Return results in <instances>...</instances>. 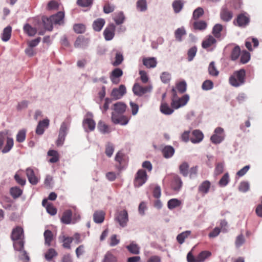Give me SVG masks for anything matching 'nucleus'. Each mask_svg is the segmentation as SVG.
<instances>
[{
	"mask_svg": "<svg viewBox=\"0 0 262 262\" xmlns=\"http://www.w3.org/2000/svg\"><path fill=\"white\" fill-rule=\"evenodd\" d=\"M13 139L8 135V131L0 132V150L4 154L8 152L13 147Z\"/></svg>",
	"mask_w": 262,
	"mask_h": 262,
	"instance_id": "f257e3e1",
	"label": "nucleus"
},
{
	"mask_svg": "<svg viewBox=\"0 0 262 262\" xmlns=\"http://www.w3.org/2000/svg\"><path fill=\"white\" fill-rule=\"evenodd\" d=\"M172 98L171 102V106L174 109H178L185 106L189 100V96L187 94L183 95L181 98L179 97L177 94V91L173 88L171 90Z\"/></svg>",
	"mask_w": 262,
	"mask_h": 262,
	"instance_id": "f03ea898",
	"label": "nucleus"
},
{
	"mask_svg": "<svg viewBox=\"0 0 262 262\" xmlns=\"http://www.w3.org/2000/svg\"><path fill=\"white\" fill-rule=\"evenodd\" d=\"M246 71L244 69H240L235 71L229 79L230 84L234 87H238L245 82Z\"/></svg>",
	"mask_w": 262,
	"mask_h": 262,
	"instance_id": "7ed1b4c3",
	"label": "nucleus"
},
{
	"mask_svg": "<svg viewBox=\"0 0 262 262\" xmlns=\"http://www.w3.org/2000/svg\"><path fill=\"white\" fill-rule=\"evenodd\" d=\"M148 179V176L146 172L142 169L138 170L135 176L134 185L135 187H140L144 185Z\"/></svg>",
	"mask_w": 262,
	"mask_h": 262,
	"instance_id": "20e7f679",
	"label": "nucleus"
},
{
	"mask_svg": "<svg viewBox=\"0 0 262 262\" xmlns=\"http://www.w3.org/2000/svg\"><path fill=\"white\" fill-rule=\"evenodd\" d=\"M225 137L224 129L218 127L215 129L213 134L210 137V140L212 143L217 144L224 140Z\"/></svg>",
	"mask_w": 262,
	"mask_h": 262,
	"instance_id": "39448f33",
	"label": "nucleus"
},
{
	"mask_svg": "<svg viewBox=\"0 0 262 262\" xmlns=\"http://www.w3.org/2000/svg\"><path fill=\"white\" fill-rule=\"evenodd\" d=\"M216 40L212 35L207 36L202 42V47L208 51H212L216 47Z\"/></svg>",
	"mask_w": 262,
	"mask_h": 262,
	"instance_id": "423d86ee",
	"label": "nucleus"
},
{
	"mask_svg": "<svg viewBox=\"0 0 262 262\" xmlns=\"http://www.w3.org/2000/svg\"><path fill=\"white\" fill-rule=\"evenodd\" d=\"M69 126V124L65 122H62L61 124L59 129L58 138L56 141L57 146H59L63 145L67 134Z\"/></svg>",
	"mask_w": 262,
	"mask_h": 262,
	"instance_id": "0eeeda50",
	"label": "nucleus"
},
{
	"mask_svg": "<svg viewBox=\"0 0 262 262\" xmlns=\"http://www.w3.org/2000/svg\"><path fill=\"white\" fill-rule=\"evenodd\" d=\"M115 220L119 223L120 226L122 227H125L128 221L127 211L123 210L117 212L115 214Z\"/></svg>",
	"mask_w": 262,
	"mask_h": 262,
	"instance_id": "6e6552de",
	"label": "nucleus"
},
{
	"mask_svg": "<svg viewBox=\"0 0 262 262\" xmlns=\"http://www.w3.org/2000/svg\"><path fill=\"white\" fill-rule=\"evenodd\" d=\"M250 22L249 16L246 13H243L237 15L236 19L234 21L235 25L240 27H245Z\"/></svg>",
	"mask_w": 262,
	"mask_h": 262,
	"instance_id": "1a4fd4ad",
	"label": "nucleus"
},
{
	"mask_svg": "<svg viewBox=\"0 0 262 262\" xmlns=\"http://www.w3.org/2000/svg\"><path fill=\"white\" fill-rule=\"evenodd\" d=\"M126 92L125 86L121 84L118 88H114L113 89L111 96L114 99L117 100L121 98Z\"/></svg>",
	"mask_w": 262,
	"mask_h": 262,
	"instance_id": "9d476101",
	"label": "nucleus"
},
{
	"mask_svg": "<svg viewBox=\"0 0 262 262\" xmlns=\"http://www.w3.org/2000/svg\"><path fill=\"white\" fill-rule=\"evenodd\" d=\"M150 87L142 86L137 83H136L133 88V91L134 94L138 96H141L145 93L150 92Z\"/></svg>",
	"mask_w": 262,
	"mask_h": 262,
	"instance_id": "9b49d317",
	"label": "nucleus"
},
{
	"mask_svg": "<svg viewBox=\"0 0 262 262\" xmlns=\"http://www.w3.org/2000/svg\"><path fill=\"white\" fill-rule=\"evenodd\" d=\"M116 27L114 24H109L103 31V35L106 40H112L115 35Z\"/></svg>",
	"mask_w": 262,
	"mask_h": 262,
	"instance_id": "f8f14e48",
	"label": "nucleus"
},
{
	"mask_svg": "<svg viewBox=\"0 0 262 262\" xmlns=\"http://www.w3.org/2000/svg\"><path fill=\"white\" fill-rule=\"evenodd\" d=\"M123 75V71L120 68H115L113 70L110 74V79L113 83L117 84L120 81V78Z\"/></svg>",
	"mask_w": 262,
	"mask_h": 262,
	"instance_id": "ddd939ff",
	"label": "nucleus"
},
{
	"mask_svg": "<svg viewBox=\"0 0 262 262\" xmlns=\"http://www.w3.org/2000/svg\"><path fill=\"white\" fill-rule=\"evenodd\" d=\"M13 247L15 250L21 252L25 259L29 260V257L27 252L24 250V242L22 239L14 241Z\"/></svg>",
	"mask_w": 262,
	"mask_h": 262,
	"instance_id": "4468645a",
	"label": "nucleus"
},
{
	"mask_svg": "<svg viewBox=\"0 0 262 262\" xmlns=\"http://www.w3.org/2000/svg\"><path fill=\"white\" fill-rule=\"evenodd\" d=\"M172 181L171 186L174 191H179L182 186V181L180 177L177 174H173L171 176Z\"/></svg>",
	"mask_w": 262,
	"mask_h": 262,
	"instance_id": "2eb2a0df",
	"label": "nucleus"
},
{
	"mask_svg": "<svg viewBox=\"0 0 262 262\" xmlns=\"http://www.w3.org/2000/svg\"><path fill=\"white\" fill-rule=\"evenodd\" d=\"M220 16L222 20L224 21H230L233 17V13L228 10L227 6H224L221 11Z\"/></svg>",
	"mask_w": 262,
	"mask_h": 262,
	"instance_id": "dca6fc26",
	"label": "nucleus"
},
{
	"mask_svg": "<svg viewBox=\"0 0 262 262\" xmlns=\"http://www.w3.org/2000/svg\"><path fill=\"white\" fill-rule=\"evenodd\" d=\"M49 125V120L48 119H45L42 121H39L36 129V134L39 135H42L45 128H48Z\"/></svg>",
	"mask_w": 262,
	"mask_h": 262,
	"instance_id": "f3484780",
	"label": "nucleus"
},
{
	"mask_svg": "<svg viewBox=\"0 0 262 262\" xmlns=\"http://www.w3.org/2000/svg\"><path fill=\"white\" fill-rule=\"evenodd\" d=\"M50 17L53 24L60 25L64 23V13L62 11H59L56 14L52 15Z\"/></svg>",
	"mask_w": 262,
	"mask_h": 262,
	"instance_id": "a211bd4d",
	"label": "nucleus"
},
{
	"mask_svg": "<svg viewBox=\"0 0 262 262\" xmlns=\"http://www.w3.org/2000/svg\"><path fill=\"white\" fill-rule=\"evenodd\" d=\"M204 138L203 134L199 130H194L192 132L190 141L193 143H198L201 142Z\"/></svg>",
	"mask_w": 262,
	"mask_h": 262,
	"instance_id": "6ab92c4d",
	"label": "nucleus"
},
{
	"mask_svg": "<svg viewBox=\"0 0 262 262\" xmlns=\"http://www.w3.org/2000/svg\"><path fill=\"white\" fill-rule=\"evenodd\" d=\"M89 44V40L83 36H79L76 39L74 47L76 48H85Z\"/></svg>",
	"mask_w": 262,
	"mask_h": 262,
	"instance_id": "aec40b11",
	"label": "nucleus"
},
{
	"mask_svg": "<svg viewBox=\"0 0 262 262\" xmlns=\"http://www.w3.org/2000/svg\"><path fill=\"white\" fill-rule=\"evenodd\" d=\"M95 125L94 120L91 118H86L83 121V126L86 132L94 130Z\"/></svg>",
	"mask_w": 262,
	"mask_h": 262,
	"instance_id": "412c9836",
	"label": "nucleus"
},
{
	"mask_svg": "<svg viewBox=\"0 0 262 262\" xmlns=\"http://www.w3.org/2000/svg\"><path fill=\"white\" fill-rule=\"evenodd\" d=\"M24 236V231L23 228L20 227H17L12 231L11 238L13 241H17L22 239Z\"/></svg>",
	"mask_w": 262,
	"mask_h": 262,
	"instance_id": "4be33fe9",
	"label": "nucleus"
},
{
	"mask_svg": "<svg viewBox=\"0 0 262 262\" xmlns=\"http://www.w3.org/2000/svg\"><path fill=\"white\" fill-rule=\"evenodd\" d=\"M26 174L29 182L32 185H36L38 182V178L35 176L34 170L31 168L26 169Z\"/></svg>",
	"mask_w": 262,
	"mask_h": 262,
	"instance_id": "5701e85b",
	"label": "nucleus"
},
{
	"mask_svg": "<svg viewBox=\"0 0 262 262\" xmlns=\"http://www.w3.org/2000/svg\"><path fill=\"white\" fill-rule=\"evenodd\" d=\"M72 211L68 209L63 212L62 216L60 219L61 222L64 224H72Z\"/></svg>",
	"mask_w": 262,
	"mask_h": 262,
	"instance_id": "b1692460",
	"label": "nucleus"
},
{
	"mask_svg": "<svg viewBox=\"0 0 262 262\" xmlns=\"http://www.w3.org/2000/svg\"><path fill=\"white\" fill-rule=\"evenodd\" d=\"M111 119L114 123L121 125H126L129 121L128 118L124 115L120 116L119 118L117 119L115 115H112Z\"/></svg>",
	"mask_w": 262,
	"mask_h": 262,
	"instance_id": "393cba45",
	"label": "nucleus"
},
{
	"mask_svg": "<svg viewBox=\"0 0 262 262\" xmlns=\"http://www.w3.org/2000/svg\"><path fill=\"white\" fill-rule=\"evenodd\" d=\"M143 63L147 68H154L156 67L157 62L155 57L144 58Z\"/></svg>",
	"mask_w": 262,
	"mask_h": 262,
	"instance_id": "a878e982",
	"label": "nucleus"
},
{
	"mask_svg": "<svg viewBox=\"0 0 262 262\" xmlns=\"http://www.w3.org/2000/svg\"><path fill=\"white\" fill-rule=\"evenodd\" d=\"M174 108L170 107L166 102H162L160 105V111L163 114L169 115L173 113Z\"/></svg>",
	"mask_w": 262,
	"mask_h": 262,
	"instance_id": "bb28decb",
	"label": "nucleus"
},
{
	"mask_svg": "<svg viewBox=\"0 0 262 262\" xmlns=\"http://www.w3.org/2000/svg\"><path fill=\"white\" fill-rule=\"evenodd\" d=\"M105 23V21L103 18H98L93 22V28L95 31L99 32L102 29Z\"/></svg>",
	"mask_w": 262,
	"mask_h": 262,
	"instance_id": "cd10ccee",
	"label": "nucleus"
},
{
	"mask_svg": "<svg viewBox=\"0 0 262 262\" xmlns=\"http://www.w3.org/2000/svg\"><path fill=\"white\" fill-rule=\"evenodd\" d=\"M210 185L211 184L209 181L207 180L204 181L199 187L198 190L199 192L202 193L203 195L207 193L210 188Z\"/></svg>",
	"mask_w": 262,
	"mask_h": 262,
	"instance_id": "c85d7f7f",
	"label": "nucleus"
},
{
	"mask_svg": "<svg viewBox=\"0 0 262 262\" xmlns=\"http://www.w3.org/2000/svg\"><path fill=\"white\" fill-rule=\"evenodd\" d=\"M126 108V105L121 102H117L114 104V110L113 113L116 114H123Z\"/></svg>",
	"mask_w": 262,
	"mask_h": 262,
	"instance_id": "c756f323",
	"label": "nucleus"
},
{
	"mask_svg": "<svg viewBox=\"0 0 262 262\" xmlns=\"http://www.w3.org/2000/svg\"><path fill=\"white\" fill-rule=\"evenodd\" d=\"M162 152L165 158H169L173 155L174 149L171 146H165L162 149Z\"/></svg>",
	"mask_w": 262,
	"mask_h": 262,
	"instance_id": "7c9ffc66",
	"label": "nucleus"
},
{
	"mask_svg": "<svg viewBox=\"0 0 262 262\" xmlns=\"http://www.w3.org/2000/svg\"><path fill=\"white\" fill-rule=\"evenodd\" d=\"M207 24L204 20H196L193 23V28L195 30L203 31L207 28Z\"/></svg>",
	"mask_w": 262,
	"mask_h": 262,
	"instance_id": "2f4dec72",
	"label": "nucleus"
},
{
	"mask_svg": "<svg viewBox=\"0 0 262 262\" xmlns=\"http://www.w3.org/2000/svg\"><path fill=\"white\" fill-rule=\"evenodd\" d=\"M43 236L45 238V244L48 246H50L54 237L52 232L51 230H46L44 232Z\"/></svg>",
	"mask_w": 262,
	"mask_h": 262,
	"instance_id": "473e14b6",
	"label": "nucleus"
},
{
	"mask_svg": "<svg viewBox=\"0 0 262 262\" xmlns=\"http://www.w3.org/2000/svg\"><path fill=\"white\" fill-rule=\"evenodd\" d=\"M184 3L182 0H175L172 3V8L176 13H179L184 7Z\"/></svg>",
	"mask_w": 262,
	"mask_h": 262,
	"instance_id": "72a5a7b5",
	"label": "nucleus"
},
{
	"mask_svg": "<svg viewBox=\"0 0 262 262\" xmlns=\"http://www.w3.org/2000/svg\"><path fill=\"white\" fill-rule=\"evenodd\" d=\"M105 213L102 211H95L93 215L94 221L96 223H101L104 221Z\"/></svg>",
	"mask_w": 262,
	"mask_h": 262,
	"instance_id": "f704fd0d",
	"label": "nucleus"
},
{
	"mask_svg": "<svg viewBox=\"0 0 262 262\" xmlns=\"http://www.w3.org/2000/svg\"><path fill=\"white\" fill-rule=\"evenodd\" d=\"M124 157V154L121 151H118L115 156V161L119 164V168L120 169L126 163Z\"/></svg>",
	"mask_w": 262,
	"mask_h": 262,
	"instance_id": "c9c22d12",
	"label": "nucleus"
},
{
	"mask_svg": "<svg viewBox=\"0 0 262 262\" xmlns=\"http://www.w3.org/2000/svg\"><path fill=\"white\" fill-rule=\"evenodd\" d=\"M12 28L10 26H7L6 27L3 32L2 34V39L4 41H8L11 35Z\"/></svg>",
	"mask_w": 262,
	"mask_h": 262,
	"instance_id": "e433bc0d",
	"label": "nucleus"
},
{
	"mask_svg": "<svg viewBox=\"0 0 262 262\" xmlns=\"http://www.w3.org/2000/svg\"><path fill=\"white\" fill-rule=\"evenodd\" d=\"M126 248L132 254H138L140 253V247L134 242H132Z\"/></svg>",
	"mask_w": 262,
	"mask_h": 262,
	"instance_id": "4c0bfd02",
	"label": "nucleus"
},
{
	"mask_svg": "<svg viewBox=\"0 0 262 262\" xmlns=\"http://www.w3.org/2000/svg\"><path fill=\"white\" fill-rule=\"evenodd\" d=\"M10 193L13 199H16L22 194L23 190L17 186L13 187L10 189Z\"/></svg>",
	"mask_w": 262,
	"mask_h": 262,
	"instance_id": "58836bf2",
	"label": "nucleus"
},
{
	"mask_svg": "<svg viewBox=\"0 0 262 262\" xmlns=\"http://www.w3.org/2000/svg\"><path fill=\"white\" fill-rule=\"evenodd\" d=\"M98 129L101 133L103 134L109 133L111 132V130L108 125H107L102 121H100L98 122Z\"/></svg>",
	"mask_w": 262,
	"mask_h": 262,
	"instance_id": "ea45409f",
	"label": "nucleus"
},
{
	"mask_svg": "<svg viewBox=\"0 0 262 262\" xmlns=\"http://www.w3.org/2000/svg\"><path fill=\"white\" fill-rule=\"evenodd\" d=\"M252 43H253V46L255 48L258 47V44H259L257 39L254 38H248L246 41L245 46H246V48L249 51L252 50V45H251Z\"/></svg>",
	"mask_w": 262,
	"mask_h": 262,
	"instance_id": "a19ab883",
	"label": "nucleus"
},
{
	"mask_svg": "<svg viewBox=\"0 0 262 262\" xmlns=\"http://www.w3.org/2000/svg\"><path fill=\"white\" fill-rule=\"evenodd\" d=\"M211 255V252L209 251H203L197 256V261L198 262H203Z\"/></svg>",
	"mask_w": 262,
	"mask_h": 262,
	"instance_id": "79ce46f5",
	"label": "nucleus"
},
{
	"mask_svg": "<svg viewBox=\"0 0 262 262\" xmlns=\"http://www.w3.org/2000/svg\"><path fill=\"white\" fill-rule=\"evenodd\" d=\"M223 30V26L221 24H217L214 26L212 29V33L214 37L220 38L221 36V32Z\"/></svg>",
	"mask_w": 262,
	"mask_h": 262,
	"instance_id": "37998d69",
	"label": "nucleus"
},
{
	"mask_svg": "<svg viewBox=\"0 0 262 262\" xmlns=\"http://www.w3.org/2000/svg\"><path fill=\"white\" fill-rule=\"evenodd\" d=\"M48 155L52 157V158L49 160L50 162L54 163L59 161V154L57 151L54 150H50L48 152Z\"/></svg>",
	"mask_w": 262,
	"mask_h": 262,
	"instance_id": "c03bdc74",
	"label": "nucleus"
},
{
	"mask_svg": "<svg viewBox=\"0 0 262 262\" xmlns=\"http://www.w3.org/2000/svg\"><path fill=\"white\" fill-rule=\"evenodd\" d=\"M24 32L30 36H33L37 32V30L35 28L32 27L29 24H26L24 26Z\"/></svg>",
	"mask_w": 262,
	"mask_h": 262,
	"instance_id": "a18cd8bd",
	"label": "nucleus"
},
{
	"mask_svg": "<svg viewBox=\"0 0 262 262\" xmlns=\"http://www.w3.org/2000/svg\"><path fill=\"white\" fill-rule=\"evenodd\" d=\"M208 70L209 75L212 76L216 77L219 75V72L217 70L214 61H212L210 63Z\"/></svg>",
	"mask_w": 262,
	"mask_h": 262,
	"instance_id": "49530a36",
	"label": "nucleus"
},
{
	"mask_svg": "<svg viewBox=\"0 0 262 262\" xmlns=\"http://www.w3.org/2000/svg\"><path fill=\"white\" fill-rule=\"evenodd\" d=\"M44 27L46 30L48 31H52L53 29V23L51 19V17H43L42 19Z\"/></svg>",
	"mask_w": 262,
	"mask_h": 262,
	"instance_id": "de8ad7c7",
	"label": "nucleus"
},
{
	"mask_svg": "<svg viewBox=\"0 0 262 262\" xmlns=\"http://www.w3.org/2000/svg\"><path fill=\"white\" fill-rule=\"evenodd\" d=\"M181 201L177 199H172L168 201L167 207L169 209H173L181 205Z\"/></svg>",
	"mask_w": 262,
	"mask_h": 262,
	"instance_id": "09e8293b",
	"label": "nucleus"
},
{
	"mask_svg": "<svg viewBox=\"0 0 262 262\" xmlns=\"http://www.w3.org/2000/svg\"><path fill=\"white\" fill-rule=\"evenodd\" d=\"M59 238L62 239V242L63 243L62 246L66 249H71V244L73 242V238L71 237L66 236L63 235L62 237H60Z\"/></svg>",
	"mask_w": 262,
	"mask_h": 262,
	"instance_id": "8fccbe9b",
	"label": "nucleus"
},
{
	"mask_svg": "<svg viewBox=\"0 0 262 262\" xmlns=\"http://www.w3.org/2000/svg\"><path fill=\"white\" fill-rule=\"evenodd\" d=\"M137 9L141 12H144L147 9V2L146 0H138L136 3Z\"/></svg>",
	"mask_w": 262,
	"mask_h": 262,
	"instance_id": "3c124183",
	"label": "nucleus"
},
{
	"mask_svg": "<svg viewBox=\"0 0 262 262\" xmlns=\"http://www.w3.org/2000/svg\"><path fill=\"white\" fill-rule=\"evenodd\" d=\"M190 234L191 231L188 230L178 234L177 237L178 242L180 244H183L184 242L185 238H187Z\"/></svg>",
	"mask_w": 262,
	"mask_h": 262,
	"instance_id": "603ef678",
	"label": "nucleus"
},
{
	"mask_svg": "<svg viewBox=\"0 0 262 262\" xmlns=\"http://www.w3.org/2000/svg\"><path fill=\"white\" fill-rule=\"evenodd\" d=\"M186 31L184 28H180L177 29L175 32L174 35L177 40L181 41L182 40V36L186 35Z\"/></svg>",
	"mask_w": 262,
	"mask_h": 262,
	"instance_id": "864d4df0",
	"label": "nucleus"
},
{
	"mask_svg": "<svg viewBox=\"0 0 262 262\" xmlns=\"http://www.w3.org/2000/svg\"><path fill=\"white\" fill-rule=\"evenodd\" d=\"M230 181L229 175L228 172L225 173L219 182V185L221 187H225L228 185Z\"/></svg>",
	"mask_w": 262,
	"mask_h": 262,
	"instance_id": "5fc2aeb1",
	"label": "nucleus"
},
{
	"mask_svg": "<svg viewBox=\"0 0 262 262\" xmlns=\"http://www.w3.org/2000/svg\"><path fill=\"white\" fill-rule=\"evenodd\" d=\"M57 255V253L55 249L53 248L49 249L45 254V258L48 260H51L53 257Z\"/></svg>",
	"mask_w": 262,
	"mask_h": 262,
	"instance_id": "6e6d98bb",
	"label": "nucleus"
},
{
	"mask_svg": "<svg viewBox=\"0 0 262 262\" xmlns=\"http://www.w3.org/2000/svg\"><path fill=\"white\" fill-rule=\"evenodd\" d=\"M224 169V163L223 162L217 163L215 164L214 171V174L215 176H219L223 172Z\"/></svg>",
	"mask_w": 262,
	"mask_h": 262,
	"instance_id": "4d7b16f0",
	"label": "nucleus"
},
{
	"mask_svg": "<svg viewBox=\"0 0 262 262\" xmlns=\"http://www.w3.org/2000/svg\"><path fill=\"white\" fill-rule=\"evenodd\" d=\"M189 165L187 162H184L179 166L180 173L184 177L188 174Z\"/></svg>",
	"mask_w": 262,
	"mask_h": 262,
	"instance_id": "13d9d810",
	"label": "nucleus"
},
{
	"mask_svg": "<svg viewBox=\"0 0 262 262\" xmlns=\"http://www.w3.org/2000/svg\"><path fill=\"white\" fill-rule=\"evenodd\" d=\"M26 130L23 129L20 130L16 135V141L19 143L23 142L26 139Z\"/></svg>",
	"mask_w": 262,
	"mask_h": 262,
	"instance_id": "bf43d9fd",
	"label": "nucleus"
},
{
	"mask_svg": "<svg viewBox=\"0 0 262 262\" xmlns=\"http://www.w3.org/2000/svg\"><path fill=\"white\" fill-rule=\"evenodd\" d=\"M114 20L117 25H120L123 23L124 16L122 12L116 13L114 16Z\"/></svg>",
	"mask_w": 262,
	"mask_h": 262,
	"instance_id": "052dcab7",
	"label": "nucleus"
},
{
	"mask_svg": "<svg viewBox=\"0 0 262 262\" xmlns=\"http://www.w3.org/2000/svg\"><path fill=\"white\" fill-rule=\"evenodd\" d=\"M241 49L238 46L235 47L231 53V58L232 60H236L240 54Z\"/></svg>",
	"mask_w": 262,
	"mask_h": 262,
	"instance_id": "680f3d73",
	"label": "nucleus"
},
{
	"mask_svg": "<svg viewBox=\"0 0 262 262\" xmlns=\"http://www.w3.org/2000/svg\"><path fill=\"white\" fill-rule=\"evenodd\" d=\"M123 60V57L122 54L120 52H117L116 54L115 60L113 62L112 64L114 66H118L120 65Z\"/></svg>",
	"mask_w": 262,
	"mask_h": 262,
	"instance_id": "e2e57ef3",
	"label": "nucleus"
},
{
	"mask_svg": "<svg viewBox=\"0 0 262 262\" xmlns=\"http://www.w3.org/2000/svg\"><path fill=\"white\" fill-rule=\"evenodd\" d=\"M117 258L113 254L108 252L105 255L103 262H116Z\"/></svg>",
	"mask_w": 262,
	"mask_h": 262,
	"instance_id": "0e129e2a",
	"label": "nucleus"
},
{
	"mask_svg": "<svg viewBox=\"0 0 262 262\" xmlns=\"http://www.w3.org/2000/svg\"><path fill=\"white\" fill-rule=\"evenodd\" d=\"M204 10L201 7L196 8L193 13V18L195 20H198L204 14Z\"/></svg>",
	"mask_w": 262,
	"mask_h": 262,
	"instance_id": "69168bd1",
	"label": "nucleus"
},
{
	"mask_svg": "<svg viewBox=\"0 0 262 262\" xmlns=\"http://www.w3.org/2000/svg\"><path fill=\"white\" fill-rule=\"evenodd\" d=\"M197 52V48L196 47L191 48L188 51V60L191 61L195 57Z\"/></svg>",
	"mask_w": 262,
	"mask_h": 262,
	"instance_id": "338daca9",
	"label": "nucleus"
},
{
	"mask_svg": "<svg viewBox=\"0 0 262 262\" xmlns=\"http://www.w3.org/2000/svg\"><path fill=\"white\" fill-rule=\"evenodd\" d=\"M250 58V55L249 53L246 51H244L242 52L241 57V62L242 63H246L249 61Z\"/></svg>",
	"mask_w": 262,
	"mask_h": 262,
	"instance_id": "774afa93",
	"label": "nucleus"
}]
</instances>
